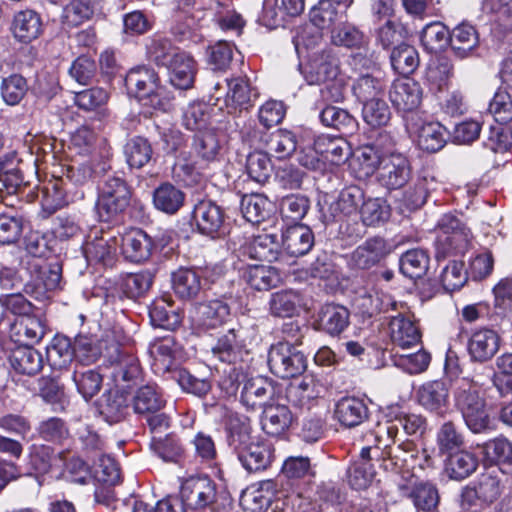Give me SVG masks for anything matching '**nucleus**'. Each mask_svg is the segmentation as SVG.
Wrapping results in <instances>:
<instances>
[{
    "label": "nucleus",
    "mask_w": 512,
    "mask_h": 512,
    "mask_svg": "<svg viewBox=\"0 0 512 512\" xmlns=\"http://www.w3.org/2000/svg\"><path fill=\"white\" fill-rule=\"evenodd\" d=\"M454 406L460 412L467 429L473 434H486L494 430L493 420L487 411L486 400L480 395L478 385L468 378H461L454 389Z\"/></svg>",
    "instance_id": "nucleus-3"
},
{
    "label": "nucleus",
    "mask_w": 512,
    "mask_h": 512,
    "mask_svg": "<svg viewBox=\"0 0 512 512\" xmlns=\"http://www.w3.org/2000/svg\"><path fill=\"white\" fill-rule=\"evenodd\" d=\"M501 337L492 328L474 329L467 340V352L472 362L490 361L499 351Z\"/></svg>",
    "instance_id": "nucleus-17"
},
{
    "label": "nucleus",
    "mask_w": 512,
    "mask_h": 512,
    "mask_svg": "<svg viewBox=\"0 0 512 512\" xmlns=\"http://www.w3.org/2000/svg\"><path fill=\"white\" fill-rule=\"evenodd\" d=\"M293 422V414L285 404L273 401L262 409L261 427L269 436L283 435Z\"/></svg>",
    "instance_id": "nucleus-32"
},
{
    "label": "nucleus",
    "mask_w": 512,
    "mask_h": 512,
    "mask_svg": "<svg viewBox=\"0 0 512 512\" xmlns=\"http://www.w3.org/2000/svg\"><path fill=\"white\" fill-rule=\"evenodd\" d=\"M247 419H231L227 428V443L247 473H260L269 469L275 459L272 444L251 435Z\"/></svg>",
    "instance_id": "nucleus-1"
},
{
    "label": "nucleus",
    "mask_w": 512,
    "mask_h": 512,
    "mask_svg": "<svg viewBox=\"0 0 512 512\" xmlns=\"http://www.w3.org/2000/svg\"><path fill=\"white\" fill-rule=\"evenodd\" d=\"M365 200L364 191L356 185L344 188L337 200L331 205L334 213L343 216L356 215Z\"/></svg>",
    "instance_id": "nucleus-62"
},
{
    "label": "nucleus",
    "mask_w": 512,
    "mask_h": 512,
    "mask_svg": "<svg viewBox=\"0 0 512 512\" xmlns=\"http://www.w3.org/2000/svg\"><path fill=\"white\" fill-rule=\"evenodd\" d=\"M244 329L232 328L217 338L212 346V355L223 363L235 365L243 358L245 350Z\"/></svg>",
    "instance_id": "nucleus-22"
},
{
    "label": "nucleus",
    "mask_w": 512,
    "mask_h": 512,
    "mask_svg": "<svg viewBox=\"0 0 512 512\" xmlns=\"http://www.w3.org/2000/svg\"><path fill=\"white\" fill-rule=\"evenodd\" d=\"M275 386L264 377H254L244 381L240 402L249 410L264 409L275 401Z\"/></svg>",
    "instance_id": "nucleus-19"
},
{
    "label": "nucleus",
    "mask_w": 512,
    "mask_h": 512,
    "mask_svg": "<svg viewBox=\"0 0 512 512\" xmlns=\"http://www.w3.org/2000/svg\"><path fill=\"white\" fill-rule=\"evenodd\" d=\"M389 252V246L384 238L372 237L352 252L351 263L358 269L368 270L378 265Z\"/></svg>",
    "instance_id": "nucleus-25"
},
{
    "label": "nucleus",
    "mask_w": 512,
    "mask_h": 512,
    "mask_svg": "<svg viewBox=\"0 0 512 512\" xmlns=\"http://www.w3.org/2000/svg\"><path fill=\"white\" fill-rule=\"evenodd\" d=\"M69 183L72 182L67 179L65 171L63 176L50 181L44 186L41 199V215L43 218L50 217L68 204L67 190Z\"/></svg>",
    "instance_id": "nucleus-37"
},
{
    "label": "nucleus",
    "mask_w": 512,
    "mask_h": 512,
    "mask_svg": "<svg viewBox=\"0 0 512 512\" xmlns=\"http://www.w3.org/2000/svg\"><path fill=\"white\" fill-rule=\"evenodd\" d=\"M10 30L18 42L30 43L37 39L43 31L41 16L33 9L17 11L13 15Z\"/></svg>",
    "instance_id": "nucleus-29"
},
{
    "label": "nucleus",
    "mask_w": 512,
    "mask_h": 512,
    "mask_svg": "<svg viewBox=\"0 0 512 512\" xmlns=\"http://www.w3.org/2000/svg\"><path fill=\"white\" fill-rule=\"evenodd\" d=\"M270 205L267 197L253 193L242 196L240 210L247 222L259 224L269 216Z\"/></svg>",
    "instance_id": "nucleus-59"
},
{
    "label": "nucleus",
    "mask_w": 512,
    "mask_h": 512,
    "mask_svg": "<svg viewBox=\"0 0 512 512\" xmlns=\"http://www.w3.org/2000/svg\"><path fill=\"white\" fill-rule=\"evenodd\" d=\"M389 328L393 344L401 349L413 347L421 341L420 329L411 316L398 314L392 317Z\"/></svg>",
    "instance_id": "nucleus-36"
},
{
    "label": "nucleus",
    "mask_w": 512,
    "mask_h": 512,
    "mask_svg": "<svg viewBox=\"0 0 512 512\" xmlns=\"http://www.w3.org/2000/svg\"><path fill=\"white\" fill-rule=\"evenodd\" d=\"M429 256L422 249H411L403 253L399 259L401 273L410 278H422L429 268Z\"/></svg>",
    "instance_id": "nucleus-56"
},
{
    "label": "nucleus",
    "mask_w": 512,
    "mask_h": 512,
    "mask_svg": "<svg viewBox=\"0 0 512 512\" xmlns=\"http://www.w3.org/2000/svg\"><path fill=\"white\" fill-rule=\"evenodd\" d=\"M119 240L115 236H101L88 241L83 252L88 262L111 265L115 259Z\"/></svg>",
    "instance_id": "nucleus-45"
},
{
    "label": "nucleus",
    "mask_w": 512,
    "mask_h": 512,
    "mask_svg": "<svg viewBox=\"0 0 512 512\" xmlns=\"http://www.w3.org/2000/svg\"><path fill=\"white\" fill-rule=\"evenodd\" d=\"M182 52L170 38L162 34H154L146 42V55L157 66L166 68Z\"/></svg>",
    "instance_id": "nucleus-43"
},
{
    "label": "nucleus",
    "mask_w": 512,
    "mask_h": 512,
    "mask_svg": "<svg viewBox=\"0 0 512 512\" xmlns=\"http://www.w3.org/2000/svg\"><path fill=\"white\" fill-rule=\"evenodd\" d=\"M331 42L340 47L348 49H363L364 53L358 52L352 55V61L355 66L362 68H370L374 61L372 60L373 53L368 55L369 38L357 26L351 23H340L331 31Z\"/></svg>",
    "instance_id": "nucleus-13"
},
{
    "label": "nucleus",
    "mask_w": 512,
    "mask_h": 512,
    "mask_svg": "<svg viewBox=\"0 0 512 512\" xmlns=\"http://www.w3.org/2000/svg\"><path fill=\"white\" fill-rule=\"evenodd\" d=\"M159 243L142 229H132L121 237L124 257L134 263L148 260Z\"/></svg>",
    "instance_id": "nucleus-20"
},
{
    "label": "nucleus",
    "mask_w": 512,
    "mask_h": 512,
    "mask_svg": "<svg viewBox=\"0 0 512 512\" xmlns=\"http://www.w3.org/2000/svg\"><path fill=\"white\" fill-rule=\"evenodd\" d=\"M390 62L396 73L407 77L418 68L420 59L414 46L401 43L392 49Z\"/></svg>",
    "instance_id": "nucleus-54"
},
{
    "label": "nucleus",
    "mask_w": 512,
    "mask_h": 512,
    "mask_svg": "<svg viewBox=\"0 0 512 512\" xmlns=\"http://www.w3.org/2000/svg\"><path fill=\"white\" fill-rule=\"evenodd\" d=\"M166 69L172 86L180 90H188L193 87L198 67L189 53L183 51L178 54Z\"/></svg>",
    "instance_id": "nucleus-33"
},
{
    "label": "nucleus",
    "mask_w": 512,
    "mask_h": 512,
    "mask_svg": "<svg viewBox=\"0 0 512 512\" xmlns=\"http://www.w3.org/2000/svg\"><path fill=\"white\" fill-rule=\"evenodd\" d=\"M152 283L153 274L148 270L128 273L121 276L118 290L122 297L137 301L149 291Z\"/></svg>",
    "instance_id": "nucleus-49"
},
{
    "label": "nucleus",
    "mask_w": 512,
    "mask_h": 512,
    "mask_svg": "<svg viewBox=\"0 0 512 512\" xmlns=\"http://www.w3.org/2000/svg\"><path fill=\"white\" fill-rule=\"evenodd\" d=\"M405 125L410 134L417 136L418 146L423 151L435 153L447 143V129L439 122L428 121L424 114H411L405 118Z\"/></svg>",
    "instance_id": "nucleus-11"
},
{
    "label": "nucleus",
    "mask_w": 512,
    "mask_h": 512,
    "mask_svg": "<svg viewBox=\"0 0 512 512\" xmlns=\"http://www.w3.org/2000/svg\"><path fill=\"white\" fill-rule=\"evenodd\" d=\"M315 142L325 165L326 162L337 166L344 164L351 155L350 145L342 137L321 135L315 139Z\"/></svg>",
    "instance_id": "nucleus-42"
},
{
    "label": "nucleus",
    "mask_w": 512,
    "mask_h": 512,
    "mask_svg": "<svg viewBox=\"0 0 512 512\" xmlns=\"http://www.w3.org/2000/svg\"><path fill=\"white\" fill-rule=\"evenodd\" d=\"M282 244L278 234L263 233L255 236L244 247V254L251 259L274 262L282 255Z\"/></svg>",
    "instance_id": "nucleus-34"
},
{
    "label": "nucleus",
    "mask_w": 512,
    "mask_h": 512,
    "mask_svg": "<svg viewBox=\"0 0 512 512\" xmlns=\"http://www.w3.org/2000/svg\"><path fill=\"white\" fill-rule=\"evenodd\" d=\"M241 136L251 146L263 149L269 156L278 160L289 158L297 149L296 135L286 129L267 132L249 124L241 131Z\"/></svg>",
    "instance_id": "nucleus-7"
},
{
    "label": "nucleus",
    "mask_w": 512,
    "mask_h": 512,
    "mask_svg": "<svg viewBox=\"0 0 512 512\" xmlns=\"http://www.w3.org/2000/svg\"><path fill=\"white\" fill-rule=\"evenodd\" d=\"M47 360L55 369L67 367L75 359V351L69 337L56 335L46 349Z\"/></svg>",
    "instance_id": "nucleus-57"
},
{
    "label": "nucleus",
    "mask_w": 512,
    "mask_h": 512,
    "mask_svg": "<svg viewBox=\"0 0 512 512\" xmlns=\"http://www.w3.org/2000/svg\"><path fill=\"white\" fill-rule=\"evenodd\" d=\"M282 251L293 257L307 254L314 245V233L303 224L288 226L280 235Z\"/></svg>",
    "instance_id": "nucleus-26"
},
{
    "label": "nucleus",
    "mask_w": 512,
    "mask_h": 512,
    "mask_svg": "<svg viewBox=\"0 0 512 512\" xmlns=\"http://www.w3.org/2000/svg\"><path fill=\"white\" fill-rule=\"evenodd\" d=\"M317 323L320 331L340 336L350 324V312L342 305L326 303L319 310Z\"/></svg>",
    "instance_id": "nucleus-30"
},
{
    "label": "nucleus",
    "mask_w": 512,
    "mask_h": 512,
    "mask_svg": "<svg viewBox=\"0 0 512 512\" xmlns=\"http://www.w3.org/2000/svg\"><path fill=\"white\" fill-rule=\"evenodd\" d=\"M419 404L427 411L444 417L449 407V390L441 380L428 381L417 392Z\"/></svg>",
    "instance_id": "nucleus-23"
},
{
    "label": "nucleus",
    "mask_w": 512,
    "mask_h": 512,
    "mask_svg": "<svg viewBox=\"0 0 512 512\" xmlns=\"http://www.w3.org/2000/svg\"><path fill=\"white\" fill-rule=\"evenodd\" d=\"M319 120L327 128L337 130L343 135L352 134L358 127L355 117L346 109L327 104L318 108Z\"/></svg>",
    "instance_id": "nucleus-39"
},
{
    "label": "nucleus",
    "mask_w": 512,
    "mask_h": 512,
    "mask_svg": "<svg viewBox=\"0 0 512 512\" xmlns=\"http://www.w3.org/2000/svg\"><path fill=\"white\" fill-rule=\"evenodd\" d=\"M369 407L366 401L355 396L340 398L334 408L336 420L346 428H354L369 418Z\"/></svg>",
    "instance_id": "nucleus-24"
},
{
    "label": "nucleus",
    "mask_w": 512,
    "mask_h": 512,
    "mask_svg": "<svg viewBox=\"0 0 512 512\" xmlns=\"http://www.w3.org/2000/svg\"><path fill=\"white\" fill-rule=\"evenodd\" d=\"M61 268L58 264L42 267L31 264L25 274L14 268L0 267V288L3 290H21L37 301L49 298V293L60 288Z\"/></svg>",
    "instance_id": "nucleus-2"
},
{
    "label": "nucleus",
    "mask_w": 512,
    "mask_h": 512,
    "mask_svg": "<svg viewBox=\"0 0 512 512\" xmlns=\"http://www.w3.org/2000/svg\"><path fill=\"white\" fill-rule=\"evenodd\" d=\"M99 415L109 424L122 421L129 413L128 397L118 389L104 392L96 402Z\"/></svg>",
    "instance_id": "nucleus-31"
},
{
    "label": "nucleus",
    "mask_w": 512,
    "mask_h": 512,
    "mask_svg": "<svg viewBox=\"0 0 512 512\" xmlns=\"http://www.w3.org/2000/svg\"><path fill=\"white\" fill-rule=\"evenodd\" d=\"M407 498L410 499L418 511L432 512L440 501L436 485L430 482H418L407 490Z\"/></svg>",
    "instance_id": "nucleus-52"
},
{
    "label": "nucleus",
    "mask_w": 512,
    "mask_h": 512,
    "mask_svg": "<svg viewBox=\"0 0 512 512\" xmlns=\"http://www.w3.org/2000/svg\"><path fill=\"white\" fill-rule=\"evenodd\" d=\"M153 205L168 215L177 213L185 202V193L170 182L161 183L152 195Z\"/></svg>",
    "instance_id": "nucleus-46"
},
{
    "label": "nucleus",
    "mask_w": 512,
    "mask_h": 512,
    "mask_svg": "<svg viewBox=\"0 0 512 512\" xmlns=\"http://www.w3.org/2000/svg\"><path fill=\"white\" fill-rule=\"evenodd\" d=\"M412 179V165L408 157L401 154H390L383 159L378 172V181L388 190L403 188Z\"/></svg>",
    "instance_id": "nucleus-16"
},
{
    "label": "nucleus",
    "mask_w": 512,
    "mask_h": 512,
    "mask_svg": "<svg viewBox=\"0 0 512 512\" xmlns=\"http://www.w3.org/2000/svg\"><path fill=\"white\" fill-rule=\"evenodd\" d=\"M309 85H320L340 75V60L334 49L326 47L309 56L308 62L301 69Z\"/></svg>",
    "instance_id": "nucleus-14"
},
{
    "label": "nucleus",
    "mask_w": 512,
    "mask_h": 512,
    "mask_svg": "<svg viewBox=\"0 0 512 512\" xmlns=\"http://www.w3.org/2000/svg\"><path fill=\"white\" fill-rule=\"evenodd\" d=\"M303 298L300 292L283 289L270 295L268 302L270 314L279 318H291L299 313Z\"/></svg>",
    "instance_id": "nucleus-41"
},
{
    "label": "nucleus",
    "mask_w": 512,
    "mask_h": 512,
    "mask_svg": "<svg viewBox=\"0 0 512 512\" xmlns=\"http://www.w3.org/2000/svg\"><path fill=\"white\" fill-rule=\"evenodd\" d=\"M192 147L196 155L205 163L216 161L221 149L216 132L212 129L196 132Z\"/></svg>",
    "instance_id": "nucleus-64"
},
{
    "label": "nucleus",
    "mask_w": 512,
    "mask_h": 512,
    "mask_svg": "<svg viewBox=\"0 0 512 512\" xmlns=\"http://www.w3.org/2000/svg\"><path fill=\"white\" fill-rule=\"evenodd\" d=\"M420 41L427 52L436 53L450 45V32L443 23L434 21L422 29Z\"/></svg>",
    "instance_id": "nucleus-61"
},
{
    "label": "nucleus",
    "mask_w": 512,
    "mask_h": 512,
    "mask_svg": "<svg viewBox=\"0 0 512 512\" xmlns=\"http://www.w3.org/2000/svg\"><path fill=\"white\" fill-rule=\"evenodd\" d=\"M212 108L205 102L195 101L190 103L183 111V125L196 132L208 130Z\"/></svg>",
    "instance_id": "nucleus-63"
},
{
    "label": "nucleus",
    "mask_w": 512,
    "mask_h": 512,
    "mask_svg": "<svg viewBox=\"0 0 512 512\" xmlns=\"http://www.w3.org/2000/svg\"><path fill=\"white\" fill-rule=\"evenodd\" d=\"M67 454L65 450L56 452L53 447L45 444H32L29 447L28 463L36 473L47 474L53 467H63Z\"/></svg>",
    "instance_id": "nucleus-38"
},
{
    "label": "nucleus",
    "mask_w": 512,
    "mask_h": 512,
    "mask_svg": "<svg viewBox=\"0 0 512 512\" xmlns=\"http://www.w3.org/2000/svg\"><path fill=\"white\" fill-rule=\"evenodd\" d=\"M166 401L161 389L155 384H146L139 387L132 398V407L136 414L146 415L159 412Z\"/></svg>",
    "instance_id": "nucleus-44"
},
{
    "label": "nucleus",
    "mask_w": 512,
    "mask_h": 512,
    "mask_svg": "<svg viewBox=\"0 0 512 512\" xmlns=\"http://www.w3.org/2000/svg\"><path fill=\"white\" fill-rule=\"evenodd\" d=\"M171 284L175 295L185 301L196 299L202 289L201 270L191 267H180L171 273Z\"/></svg>",
    "instance_id": "nucleus-27"
},
{
    "label": "nucleus",
    "mask_w": 512,
    "mask_h": 512,
    "mask_svg": "<svg viewBox=\"0 0 512 512\" xmlns=\"http://www.w3.org/2000/svg\"><path fill=\"white\" fill-rule=\"evenodd\" d=\"M479 466L477 455L460 449L446 456L444 460L445 475L455 481H463L474 474Z\"/></svg>",
    "instance_id": "nucleus-35"
},
{
    "label": "nucleus",
    "mask_w": 512,
    "mask_h": 512,
    "mask_svg": "<svg viewBox=\"0 0 512 512\" xmlns=\"http://www.w3.org/2000/svg\"><path fill=\"white\" fill-rule=\"evenodd\" d=\"M95 8V0H70L63 8L62 23L70 28L77 27L91 19Z\"/></svg>",
    "instance_id": "nucleus-60"
},
{
    "label": "nucleus",
    "mask_w": 512,
    "mask_h": 512,
    "mask_svg": "<svg viewBox=\"0 0 512 512\" xmlns=\"http://www.w3.org/2000/svg\"><path fill=\"white\" fill-rule=\"evenodd\" d=\"M9 362L16 373L26 376H34L43 368L42 354L31 345H21L14 349Z\"/></svg>",
    "instance_id": "nucleus-40"
},
{
    "label": "nucleus",
    "mask_w": 512,
    "mask_h": 512,
    "mask_svg": "<svg viewBox=\"0 0 512 512\" xmlns=\"http://www.w3.org/2000/svg\"><path fill=\"white\" fill-rule=\"evenodd\" d=\"M435 257L439 261L467 251L471 242L470 229L455 215L444 214L437 223Z\"/></svg>",
    "instance_id": "nucleus-6"
},
{
    "label": "nucleus",
    "mask_w": 512,
    "mask_h": 512,
    "mask_svg": "<svg viewBox=\"0 0 512 512\" xmlns=\"http://www.w3.org/2000/svg\"><path fill=\"white\" fill-rule=\"evenodd\" d=\"M268 366L270 371L279 378H294L305 372L307 357L289 341H279L269 349Z\"/></svg>",
    "instance_id": "nucleus-8"
},
{
    "label": "nucleus",
    "mask_w": 512,
    "mask_h": 512,
    "mask_svg": "<svg viewBox=\"0 0 512 512\" xmlns=\"http://www.w3.org/2000/svg\"><path fill=\"white\" fill-rule=\"evenodd\" d=\"M478 33L474 26L463 22L450 33V46L455 56L464 59L477 47Z\"/></svg>",
    "instance_id": "nucleus-50"
},
{
    "label": "nucleus",
    "mask_w": 512,
    "mask_h": 512,
    "mask_svg": "<svg viewBox=\"0 0 512 512\" xmlns=\"http://www.w3.org/2000/svg\"><path fill=\"white\" fill-rule=\"evenodd\" d=\"M484 463L495 466L500 472L512 476V441L499 435L478 446Z\"/></svg>",
    "instance_id": "nucleus-21"
},
{
    "label": "nucleus",
    "mask_w": 512,
    "mask_h": 512,
    "mask_svg": "<svg viewBox=\"0 0 512 512\" xmlns=\"http://www.w3.org/2000/svg\"><path fill=\"white\" fill-rule=\"evenodd\" d=\"M392 105L403 113V119L411 114H423L418 110L422 101V88L418 82L408 77L395 80L389 91Z\"/></svg>",
    "instance_id": "nucleus-15"
},
{
    "label": "nucleus",
    "mask_w": 512,
    "mask_h": 512,
    "mask_svg": "<svg viewBox=\"0 0 512 512\" xmlns=\"http://www.w3.org/2000/svg\"><path fill=\"white\" fill-rule=\"evenodd\" d=\"M217 494V485L208 476L190 477L181 486L185 505L197 511L216 512Z\"/></svg>",
    "instance_id": "nucleus-10"
},
{
    "label": "nucleus",
    "mask_w": 512,
    "mask_h": 512,
    "mask_svg": "<svg viewBox=\"0 0 512 512\" xmlns=\"http://www.w3.org/2000/svg\"><path fill=\"white\" fill-rule=\"evenodd\" d=\"M435 178L429 174L419 175L413 186L406 189L402 201L408 211L421 208L427 200L430 190L434 189Z\"/></svg>",
    "instance_id": "nucleus-53"
},
{
    "label": "nucleus",
    "mask_w": 512,
    "mask_h": 512,
    "mask_svg": "<svg viewBox=\"0 0 512 512\" xmlns=\"http://www.w3.org/2000/svg\"><path fill=\"white\" fill-rule=\"evenodd\" d=\"M508 476L496 469L482 472L474 482L461 489V507L469 509L478 503L492 505L510 489Z\"/></svg>",
    "instance_id": "nucleus-4"
},
{
    "label": "nucleus",
    "mask_w": 512,
    "mask_h": 512,
    "mask_svg": "<svg viewBox=\"0 0 512 512\" xmlns=\"http://www.w3.org/2000/svg\"><path fill=\"white\" fill-rule=\"evenodd\" d=\"M34 311L10 325V337L21 345L39 343L48 331L46 318Z\"/></svg>",
    "instance_id": "nucleus-18"
},
{
    "label": "nucleus",
    "mask_w": 512,
    "mask_h": 512,
    "mask_svg": "<svg viewBox=\"0 0 512 512\" xmlns=\"http://www.w3.org/2000/svg\"><path fill=\"white\" fill-rule=\"evenodd\" d=\"M243 280L257 291L275 288L281 282L278 270L272 266L249 265L242 271Z\"/></svg>",
    "instance_id": "nucleus-47"
},
{
    "label": "nucleus",
    "mask_w": 512,
    "mask_h": 512,
    "mask_svg": "<svg viewBox=\"0 0 512 512\" xmlns=\"http://www.w3.org/2000/svg\"><path fill=\"white\" fill-rule=\"evenodd\" d=\"M427 427L426 418L420 414L399 412L395 415L392 424L386 429L388 436L394 441L398 429L402 428L410 436H422Z\"/></svg>",
    "instance_id": "nucleus-55"
},
{
    "label": "nucleus",
    "mask_w": 512,
    "mask_h": 512,
    "mask_svg": "<svg viewBox=\"0 0 512 512\" xmlns=\"http://www.w3.org/2000/svg\"><path fill=\"white\" fill-rule=\"evenodd\" d=\"M276 492L273 480H264L247 487L240 496V506L249 512H265L271 505Z\"/></svg>",
    "instance_id": "nucleus-28"
},
{
    "label": "nucleus",
    "mask_w": 512,
    "mask_h": 512,
    "mask_svg": "<svg viewBox=\"0 0 512 512\" xmlns=\"http://www.w3.org/2000/svg\"><path fill=\"white\" fill-rule=\"evenodd\" d=\"M159 77L154 69L148 66H138L131 69L125 77V85L129 92L138 99L142 95L157 89Z\"/></svg>",
    "instance_id": "nucleus-48"
},
{
    "label": "nucleus",
    "mask_w": 512,
    "mask_h": 512,
    "mask_svg": "<svg viewBox=\"0 0 512 512\" xmlns=\"http://www.w3.org/2000/svg\"><path fill=\"white\" fill-rule=\"evenodd\" d=\"M107 344L108 340H104ZM104 356L112 366L111 377L117 387L132 388L141 379L139 361L133 354L124 351L118 342L105 345Z\"/></svg>",
    "instance_id": "nucleus-9"
},
{
    "label": "nucleus",
    "mask_w": 512,
    "mask_h": 512,
    "mask_svg": "<svg viewBox=\"0 0 512 512\" xmlns=\"http://www.w3.org/2000/svg\"><path fill=\"white\" fill-rule=\"evenodd\" d=\"M132 189L117 175H108L99 182L96 210L102 221L109 222L130 205Z\"/></svg>",
    "instance_id": "nucleus-5"
},
{
    "label": "nucleus",
    "mask_w": 512,
    "mask_h": 512,
    "mask_svg": "<svg viewBox=\"0 0 512 512\" xmlns=\"http://www.w3.org/2000/svg\"><path fill=\"white\" fill-rule=\"evenodd\" d=\"M123 153L130 169H141L152 160L153 148L148 139L134 136L124 145Z\"/></svg>",
    "instance_id": "nucleus-51"
},
{
    "label": "nucleus",
    "mask_w": 512,
    "mask_h": 512,
    "mask_svg": "<svg viewBox=\"0 0 512 512\" xmlns=\"http://www.w3.org/2000/svg\"><path fill=\"white\" fill-rule=\"evenodd\" d=\"M192 220L197 231L211 239L221 238L227 232L225 209L210 199H203L194 205Z\"/></svg>",
    "instance_id": "nucleus-12"
},
{
    "label": "nucleus",
    "mask_w": 512,
    "mask_h": 512,
    "mask_svg": "<svg viewBox=\"0 0 512 512\" xmlns=\"http://www.w3.org/2000/svg\"><path fill=\"white\" fill-rule=\"evenodd\" d=\"M464 443V435L453 421L444 422L437 430L436 444L440 455L447 456L458 451Z\"/></svg>",
    "instance_id": "nucleus-58"
}]
</instances>
